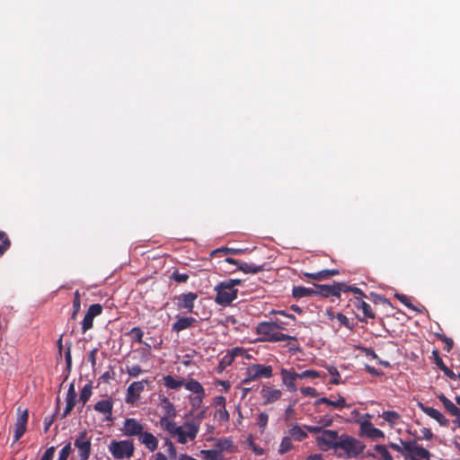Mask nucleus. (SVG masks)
<instances>
[{"mask_svg": "<svg viewBox=\"0 0 460 460\" xmlns=\"http://www.w3.org/2000/svg\"><path fill=\"white\" fill-rule=\"evenodd\" d=\"M256 333L260 336L261 341L279 342L289 340L296 341L295 336H290L279 332V322H261L257 324Z\"/></svg>", "mask_w": 460, "mask_h": 460, "instance_id": "obj_1", "label": "nucleus"}, {"mask_svg": "<svg viewBox=\"0 0 460 460\" xmlns=\"http://www.w3.org/2000/svg\"><path fill=\"white\" fill-rule=\"evenodd\" d=\"M366 446L363 442L348 434H341L335 454L339 457L356 458L363 453Z\"/></svg>", "mask_w": 460, "mask_h": 460, "instance_id": "obj_2", "label": "nucleus"}, {"mask_svg": "<svg viewBox=\"0 0 460 460\" xmlns=\"http://www.w3.org/2000/svg\"><path fill=\"white\" fill-rule=\"evenodd\" d=\"M109 451L115 459H129L134 455L135 447L132 440H112L109 445Z\"/></svg>", "mask_w": 460, "mask_h": 460, "instance_id": "obj_3", "label": "nucleus"}, {"mask_svg": "<svg viewBox=\"0 0 460 460\" xmlns=\"http://www.w3.org/2000/svg\"><path fill=\"white\" fill-rule=\"evenodd\" d=\"M244 375L242 384L246 385L261 378H270L273 376V368L271 366L252 364L246 367Z\"/></svg>", "mask_w": 460, "mask_h": 460, "instance_id": "obj_4", "label": "nucleus"}, {"mask_svg": "<svg viewBox=\"0 0 460 460\" xmlns=\"http://www.w3.org/2000/svg\"><path fill=\"white\" fill-rule=\"evenodd\" d=\"M214 290L216 291L215 302L219 305L227 306L237 298L238 289L231 288L225 280L219 282Z\"/></svg>", "mask_w": 460, "mask_h": 460, "instance_id": "obj_5", "label": "nucleus"}, {"mask_svg": "<svg viewBox=\"0 0 460 460\" xmlns=\"http://www.w3.org/2000/svg\"><path fill=\"white\" fill-rule=\"evenodd\" d=\"M75 447L78 450L80 460H88L92 453V437L89 436L88 431L84 429L76 436Z\"/></svg>", "mask_w": 460, "mask_h": 460, "instance_id": "obj_6", "label": "nucleus"}, {"mask_svg": "<svg viewBox=\"0 0 460 460\" xmlns=\"http://www.w3.org/2000/svg\"><path fill=\"white\" fill-rule=\"evenodd\" d=\"M341 435L338 431L332 429H324L321 435L316 438L317 446L323 451L333 450L337 448V445Z\"/></svg>", "mask_w": 460, "mask_h": 460, "instance_id": "obj_7", "label": "nucleus"}, {"mask_svg": "<svg viewBox=\"0 0 460 460\" xmlns=\"http://www.w3.org/2000/svg\"><path fill=\"white\" fill-rule=\"evenodd\" d=\"M179 433L175 435V438L180 444H186L189 440L192 441L196 438L199 431V423L196 421H185L181 426Z\"/></svg>", "mask_w": 460, "mask_h": 460, "instance_id": "obj_8", "label": "nucleus"}, {"mask_svg": "<svg viewBox=\"0 0 460 460\" xmlns=\"http://www.w3.org/2000/svg\"><path fill=\"white\" fill-rule=\"evenodd\" d=\"M405 460H430L431 454L423 447L418 445L415 440H410V444L405 446Z\"/></svg>", "mask_w": 460, "mask_h": 460, "instance_id": "obj_9", "label": "nucleus"}, {"mask_svg": "<svg viewBox=\"0 0 460 460\" xmlns=\"http://www.w3.org/2000/svg\"><path fill=\"white\" fill-rule=\"evenodd\" d=\"M145 428L146 424L142 420L135 418H126L120 430L127 437L138 438L146 429Z\"/></svg>", "mask_w": 460, "mask_h": 460, "instance_id": "obj_10", "label": "nucleus"}, {"mask_svg": "<svg viewBox=\"0 0 460 460\" xmlns=\"http://www.w3.org/2000/svg\"><path fill=\"white\" fill-rule=\"evenodd\" d=\"M147 384L146 379L141 381H135L128 385L126 392L125 402L128 404H135L139 399L140 394L145 389V385Z\"/></svg>", "mask_w": 460, "mask_h": 460, "instance_id": "obj_11", "label": "nucleus"}, {"mask_svg": "<svg viewBox=\"0 0 460 460\" xmlns=\"http://www.w3.org/2000/svg\"><path fill=\"white\" fill-rule=\"evenodd\" d=\"M102 313V306L100 304H93L89 306L83 321L82 332L84 333L93 328L94 317Z\"/></svg>", "mask_w": 460, "mask_h": 460, "instance_id": "obj_12", "label": "nucleus"}, {"mask_svg": "<svg viewBox=\"0 0 460 460\" xmlns=\"http://www.w3.org/2000/svg\"><path fill=\"white\" fill-rule=\"evenodd\" d=\"M197 298L198 294L194 292L181 294L175 297V300H177V307L186 310L187 313H194V303Z\"/></svg>", "mask_w": 460, "mask_h": 460, "instance_id": "obj_13", "label": "nucleus"}, {"mask_svg": "<svg viewBox=\"0 0 460 460\" xmlns=\"http://www.w3.org/2000/svg\"><path fill=\"white\" fill-rule=\"evenodd\" d=\"M137 440L150 452H155L158 448L159 440L157 437L146 429L137 438Z\"/></svg>", "mask_w": 460, "mask_h": 460, "instance_id": "obj_14", "label": "nucleus"}, {"mask_svg": "<svg viewBox=\"0 0 460 460\" xmlns=\"http://www.w3.org/2000/svg\"><path fill=\"white\" fill-rule=\"evenodd\" d=\"M359 429L362 436L367 437L369 438L376 439L385 438V433L381 429L374 427V425L369 420L363 421L360 424Z\"/></svg>", "mask_w": 460, "mask_h": 460, "instance_id": "obj_15", "label": "nucleus"}, {"mask_svg": "<svg viewBox=\"0 0 460 460\" xmlns=\"http://www.w3.org/2000/svg\"><path fill=\"white\" fill-rule=\"evenodd\" d=\"M264 404H270L279 401L282 396V392L272 386L263 385L261 391Z\"/></svg>", "mask_w": 460, "mask_h": 460, "instance_id": "obj_16", "label": "nucleus"}, {"mask_svg": "<svg viewBox=\"0 0 460 460\" xmlns=\"http://www.w3.org/2000/svg\"><path fill=\"white\" fill-rule=\"evenodd\" d=\"M93 409L97 412L103 414L105 416L106 420L111 421L113 420V401L111 399L101 400L97 402L94 404Z\"/></svg>", "mask_w": 460, "mask_h": 460, "instance_id": "obj_17", "label": "nucleus"}, {"mask_svg": "<svg viewBox=\"0 0 460 460\" xmlns=\"http://www.w3.org/2000/svg\"><path fill=\"white\" fill-rule=\"evenodd\" d=\"M280 376L282 379V383L286 385L287 389L289 392H296L297 387L296 381L298 379V376L296 372L288 370L286 368H282L280 370Z\"/></svg>", "mask_w": 460, "mask_h": 460, "instance_id": "obj_18", "label": "nucleus"}, {"mask_svg": "<svg viewBox=\"0 0 460 460\" xmlns=\"http://www.w3.org/2000/svg\"><path fill=\"white\" fill-rule=\"evenodd\" d=\"M342 290L341 283H335L333 285H317V296L328 297L330 296L340 297Z\"/></svg>", "mask_w": 460, "mask_h": 460, "instance_id": "obj_19", "label": "nucleus"}, {"mask_svg": "<svg viewBox=\"0 0 460 460\" xmlns=\"http://www.w3.org/2000/svg\"><path fill=\"white\" fill-rule=\"evenodd\" d=\"M174 418L175 417H161L159 420L162 429L166 431L172 438H174L181 429V426H177L176 422L173 420Z\"/></svg>", "mask_w": 460, "mask_h": 460, "instance_id": "obj_20", "label": "nucleus"}, {"mask_svg": "<svg viewBox=\"0 0 460 460\" xmlns=\"http://www.w3.org/2000/svg\"><path fill=\"white\" fill-rule=\"evenodd\" d=\"M420 408L429 417L437 420L440 426L447 427L448 425V420L438 410L432 407L425 406L421 403L420 404Z\"/></svg>", "mask_w": 460, "mask_h": 460, "instance_id": "obj_21", "label": "nucleus"}, {"mask_svg": "<svg viewBox=\"0 0 460 460\" xmlns=\"http://www.w3.org/2000/svg\"><path fill=\"white\" fill-rule=\"evenodd\" d=\"M66 408L64 410V412H63L61 418L66 417L73 411L74 407L75 406L76 393H75V385L73 383L70 384V385L68 387V390L66 393Z\"/></svg>", "mask_w": 460, "mask_h": 460, "instance_id": "obj_22", "label": "nucleus"}, {"mask_svg": "<svg viewBox=\"0 0 460 460\" xmlns=\"http://www.w3.org/2000/svg\"><path fill=\"white\" fill-rule=\"evenodd\" d=\"M322 403L327 404L335 409H342V408L349 407V405L346 402L345 398L340 394L338 395L337 400L332 401L327 397H322V398H319L318 400H316L314 404V406H318Z\"/></svg>", "mask_w": 460, "mask_h": 460, "instance_id": "obj_23", "label": "nucleus"}, {"mask_svg": "<svg viewBox=\"0 0 460 460\" xmlns=\"http://www.w3.org/2000/svg\"><path fill=\"white\" fill-rule=\"evenodd\" d=\"M292 296L296 299H300L305 296H317V285L314 284V288H305L302 286H296L292 289Z\"/></svg>", "mask_w": 460, "mask_h": 460, "instance_id": "obj_24", "label": "nucleus"}, {"mask_svg": "<svg viewBox=\"0 0 460 460\" xmlns=\"http://www.w3.org/2000/svg\"><path fill=\"white\" fill-rule=\"evenodd\" d=\"M196 323V319L193 317L177 316L176 322L172 325V331L180 332L186 330Z\"/></svg>", "mask_w": 460, "mask_h": 460, "instance_id": "obj_25", "label": "nucleus"}, {"mask_svg": "<svg viewBox=\"0 0 460 460\" xmlns=\"http://www.w3.org/2000/svg\"><path fill=\"white\" fill-rule=\"evenodd\" d=\"M353 304L355 308L362 311L364 317L369 319H374L376 317V314L373 312L370 305L363 301L361 297H356L353 301Z\"/></svg>", "mask_w": 460, "mask_h": 460, "instance_id": "obj_26", "label": "nucleus"}, {"mask_svg": "<svg viewBox=\"0 0 460 460\" xmlns=\"http://www.w3.org/2000/svg\"><path fill=\"white\" fill-rule=\"evenodd\" d=\"M160 406L164 412L163 417H176L177 411L175 407L167 397L163 396L160 398Z\"/></svg>", "mask_w": 460, "mask_h": 460, "instance_id": "obj_27", "label": "nucleus"}, {"mask_svg": "<svg viewBox=\"0 0 460 460\" xmlns=\"http://www.w3.org/2000/svg\"><path fill=\"white\" fill-rule=\"evenodd\" d=\"M288 436L296 440V441H303L305 439L308 435L305 430H304L299 425L296 424L294 425L289 430H288Z\"/></svg>", "mask_w": 460, "mask_h": 460, "instance_id": "obj_28", "label": "nucleus"}, {"mask_svg": "<svg viewBox=\"0 0 460 460\" xmlns=\"http://www.w3.org/2000/svg\"><path fill=\"white\" fill-rule=\"evenodd\" d=\"M439 401L444 405L446 411L451 415H459L460 408L455 405L448 398H447L444 394H440L438 397Z\"/></svg>", "mask_w": 460, "mask_h": 460, "instance_id": "obj_29", "label": "nucleus"}, {"mask_svg": "<svg viewBox=\"0 0 460 460\" xmlns=\"http://www.w3.org/2000/svg\"><path fill=\"white\" fill-rule=\"evenodd\" d=\"M237 270H241L244 273L256 274L258 272L262 271L264 270V267H263V265H256L253 263L240 261V264H239V267Z\"/></svg>", "mask_w": 460, "mask_h": 460, "instance_id": "obj_30", "label": "nucleus"}, {"mask_svg": "<svg viewBox=\"0 0 460 460\" xmlns=\"http://www.w3.org/2000/svg\"><path fill=\"white\" fill-rule=\"evenodd\" d=\"M164 385L169 389H179L184 385V379H175L172 376L167 375L163 377Z\"/></svg>", "mask_w": 460, "mask_h": 460, "instance_id": "obj_31", "label": "nucleus"}, {"mask_svg": "<svg viewBox=\"0 0 460 460\" xmlns=\"http://www.w3.org/2000/svg\"><path fill=\"white\" fill-rule=\"evenodd\" d=\"M93 394V384L89 381L84 385L80 392L79 402H82V407L89 401Z\"/></svg>", "mask_w": 460, "mask_h": 460, "instance_id": "obj_32", "label": "nucleus"}, {"mask_svg": "<svg viewBox=\"0 0 460 460\" xmlns=\"http://www.w3.org/2000/svg\"><path fill=\"white\" fill-rule=\"evenodd\" d=\"M183 386L187 390L192 392L195 394H204L205 393V390H204L203 386L201 385V384L199 381L195 380V379H190L188 382L184 381V385Z\"/></svg>", "mask_w": 460, "mask_h": 460, "instance_id": "obj_33", "label": "nucleus"}, {"mask_svg": "<svg viewBox=\"0 0 460 460\" xmlns=\"http://www.w3.org/2000/svg\"><path fill=\"white\" fill-rule=\"evenodd\" d=\"M384 420L387 421L391 426H394L401 419V415L394 411H385L381 414Z\"/></svg>", "mask_w": 460, "mask_h": 460, "instance_id": "obj_34", "label": "nucleus"}, {"mask_svg": "<svg viewBox=\"0 0 460 460\" xmlns=\"http://www.w3.org/2000/svg\"><path fill=\"white\" fill-rule=\"evenodd\" d=\"M200 454L204 460H224L223 455L216 448L201 450Z\"/></svg>", "mask_w": 460, "mask_h": 460, "instance_id": "obj_35", "label": "nucleus"}, {"mask_svg": "<svg viewBox=\"0 0 460 460\" xmlns=\"http://www.w3.org/2000/svg\"><path fill=\"white\" fill-rule=\"evenodd\" d=\"M293 447H294V446L292 443V438L289 436H286V437H283L278 452L280 455H284V454L289 452L290 450H292Z\"/></svg>", "mask_w": 460, "mask_h": 460, "instance_id": "obj_36", "label": "nucleus"}, {"mask_svg": "<svg viewBox=\"0 0 460 460\" xmlns=\"http://www.w3.org/2000/svg\"><path fill=\"white\" fill-rule=\"evenodd\" d=\"M81 310V296L78 290H75L74 293V300H73V313L71 314V320H76L77 314Z\"/></svg>", "mask_w": 460, "mask_h": 460, "instance_id": "obj_37", "label": "nucleus"}, {"mask_svg": "<svg viewBox=\"0 0 460 460\" xmlns=\"http://www.w3.org/2000/svg\"><path fill=\"white\" fill-rule=\"evenodd\" d=\"M215 447L222 454L223 451H231L233 442L228 438H220L217 441Z\"/></svg>", "mask_w": 460, "mask_h": 460, "instance_id": "obj_38", "label": "nucleus"}, {"mask_svg": "<svg viewBox=\"0 0 460 460\" xmlns=\"http://www.w3.org/2000/svg\"><path fill=\"white\" fill-rule=\"evenodd\" d=\"M11 242L5 232L0 231V255H3L10 247Z\"/></svg>", "mask_w": 460, "mask_h": 460, "instance_id": "obj_39", "label": "nucleus"}, {"mask_svg": "<svg viewBox=\"0 0 460 460\" xmlns=\"http://www.w3.org/2000/svg\"><path fill=\"white\" fill-rule=\"evenodd\" d=\"M375 451L379 455L381 460H393V456L384 445H376Z\"/></svg>", "mask_w": 460, "mask_h": 460, "instance_id": "obj_40", "label": "nucleus"}, {"mask_svg": "<svg viewBox=\"0 0 460 460\" xmlns=\"http://www.w3.org/2000/svg\"><path fill=\"white\" fill-rule=\"evenodd\" d=\"M244 252V250L243 249H234V248H228V247H221V248H218L217 250H215L213 252H212V255H216V254H240V253H243Z\"/></svg>", "mask_w": 460, "mask_h": 460, "instance_id": "obj_41", "label": "nucleus"}, {"mask_svg": "<svg viewBox=\"0 0 460 460\" xmlns=\"http://www.w3.org/2000/svg\"><path fill=\"white\" fill-rule=\"evenodd\" d=\"M335 317L337 321L340 323L341 326H344L350 331L354 329V324L349 322V318L345 314L341 313H337Z\"/></svg>", "mask_w": 460, "mask_h": 460, "instance_id": "obj_42", "label": "nucleus"}, {"mask_svg": "<svg viewBox=\"0 0 460 460\" xmlns=\"http://www.w3.org/2000/svg\"><path fill=\"white\" fill-rule=\"evenodd\" d=\"M17 411L20 413V415L18 416V418L16 420L15 426H21V427L26 428L28 419H29L28 411L24 410V411H21L20 408H18Z\"/></svg>", "mask_w": 460, "mask_h": 460, "instance_id": "obj_43", "label": "nucleus"}, {"mask_svg": "<svg viewBox=\"0 0 460 460\" xmlns=\"http://www.w3.org/2000/svg\"><path fill=\"white\" fill-rule=\"evenodd\" d=\"M401 444L402 446L396 444V443H394V442H390L389 443V447L394 449V451H397L399 452L400 454H402V456H403V458H405L406 456V450L404 449L405 448V446L409 445L410 444V440L408 441H403L401 439Z\"/></svg>", "mask_w": 460, "mask_h": 460, "instance_id": "obj_44", "label": "nucleus"}, {"mask_svg": "<svg viewBox=\"0 0 460 460\" xmlns=\"http://www.w3.org/2000/svg\"><path fill=\"white\" fill-rule=\"evenodd\" d=\"M268 421L269 415L266 412H261L256 419V424L259 426L261 431H264L266 429Z\"/></svg>", "mask_w": 460, "mask_h": 460, "instance_id": "obj_45", "label": "nucleus"}, {"mask_svg": "<svg viewBox=\"0 0 460 460\" xmlns=\"http://www.w3.org/2000/svg\"><path fill=\"white\" fill-rule=\"evenodd\" d=\"M328 372L332 376L331 384L339 385L341 383V375L335 367H329Z\"/></svg>", "mask_w": 460, "mask_h": 460, "instance_id": "obj_46", "label": "nucleus"}, {"mask_svg": "<svg viewBox=\"0 0 460 460\" xmlns=\"http://www.w3.org/2000/svg\"><path fill=\"white\" fill-rule=\"evenodd\" d=\"M395 297L402 303L406 307L413 310V311H418V309L411 304L410 298L406 296V295H403V294H395Z\"/></svg>", "mask_w": 460, "mask_h": 460, "instance_id": "obj_47", "label": "nucleus"}, {"mask_svg": "<svg viewBox=\"0 0 460 460\" xmlns=\"http://www.w3.org/2000/svg\"><path fill=\"white\" fill-rule=\"evenodd\" d=\"M215 417L220 422H228L230 419L229 413L226 411V407L217 411Z\"/></svg>", "mask_w": 460, "mask_h": 460, "instance_id": "obj_48", "label": "nucleus"}, {"mask_svg": "<svg viewBox=\"0 0 460 460\" xmlns=\"http://www.w3.org/2000/svg\"><path fill=\"white\" fill-rule=\"evenodd\" d=\"M297 375L298 379L320 377V373L313 369L305 370L302 373H297Z\"/></svg>", "mask_w": 460, "mask_h": 460, "instance_id": "obj_49", "label": "nucleus"}, {"mask_svg": "<svg viewBox=\"0 0 460 460\" xmlns=\"http://www.w3.org/2000/svg\"><path fill=\"white\" fill-rule=\"evenodd\" d=\"M129 334L133 336V339L135 341H137L138 343H144V341H143L144 332L139 327H133L130 330Z\"/></svg>", "mask_w": 460, "mask_h": 460, "instance_id": "obj_50", "label": "nucleus"}, {"mask_svg": "<svg viewBox=\"0 0 460 460\" xmlns=\"http://www.w3.org/2000/svg\"><path fill=\"white\" fill-rule=\"evenodd\" d=\"M342 290L341 292H352L354 294L358 295L360 297H366L365 293L358 288L353 286H348L344 283H341Z\"/></svg>", "mask_w": 460, "mask_h": 460, "instance_id": "obj_51", "label": "nucleus"}, {"mask_svg": "<svg viewBox=\"0 0 460 460\" xmlns=\"http://www.w3.org/2000/svg\"><path fill=\"white\" fill-rule=\"evenodd\" d=\"M171 279L178 283H185L189 279V275L187 273H181L178 270H174Z\"/></svg>", "mask_w": 460, "mask_h": 460, "instance_id": "obj_52", "label": "nucleus"}, {"mask_svg": "<svg viewBox=\"0 0 460 460\" xmlns=\"http://www.w3.org/2000/svg\"><path fill=\"white\" fill-rule=\"evenodd\" d=\"M126 371L132 377H137L143 373L142 368L138 365L127 366Z\"/></svg>", "mask_w": 460, "mask_h": 460, "instance_id": "obj_53", "label": "nucleus"}, {"mask_svg": "<svg viewBox=\"0 0 460 460\" xmlns=\"http://www.w3.org/2000/svg\"><path fill=\"white\" fill-rule=\"evenodd\" d=\"M71 443L68 442L64 447L60 450L58 454V460H67L69 455L71 454Z\"/></svg>", "mask_w": 460, "mask_h": 460, "instance_id": "obj_54", "label": "nucleus"}, {"mask_svg": "<svg viewBox=\"0 0 460 460\" xmlns=\"http://www.w3.org/2000/svg\"><path fill=\"white\" fill-rule=\"evenodd\" d=\"M234 359L233 358V356L232 355H229L228 353H226L220 360L219 362V365H218V367L223 370L225 369L226 367L230 366L233 361Z\"/></svg>", "mask_w": 460, "mask_h": 460, "instance_id": "obj_55", "label": "nucleus"}, {"mask_svg": "<svg viewBox=\"0 0 460 460\" xmlns=\"http://www.w3.org/2000/svg\"><path fill=\"white\" fill-rule=\"evenodd\" d=\"M71 348H72V342L69 341L67 344H66V350L65 352V359H66V368L68 370L71 369V367H72V355H71Z\"/></svg>", "mask_w": 460, "mask_h": 460, "instance_id": "obj_56", "label": "nucleus"}, {"mask_svg": "<svg viewBox=\"0 0 460 460\" xmlns=\"http://www.w3.org/2000/svg\"><path fill=\"white\" fill-rule=\"evenodd\" d=\"M205 396V393L200 394H195V396L192 399H190L191 406L194 408L199 407Z\"/></svg>", "mask_w": 460, "mask_h": 460, "instance_id": "obj_57", "label": "nucleus"}, {"mask_svg": "<svg viewBox=\"0 0 460 460\" xmlns=\"http://www.w3.org/2000/svg\"><path fill=\"white\" fill-rule=\"evenodd\" d=\"M300 392L305 396L316 397L318 395L317 390L314 387H302Z\"/></svg>", "mask_w": 460, "mask_h": 460, "instance_id": "obj_58", "label": "nucleus"}, {"mask_svg": "<svg viewBox=\"0 0 460 460\" xmlns=\"http://www.w3.org/2000/svg\"><path fill=\"white\" fill-rule=\"evenodd\" d=\"M26 428L21 426H15L13 442H17L25 433Z\"/></svg>", "mask_w": 460, "mask_h": 460, "instance_id": "obj_59", "label": "nucleus"}, {"mask_svg": "<svg viewBox=\"0 0 460 460\" xmlns=\"http://www.w3.org/2000/svg\"><path fill=\"white\" fill-rule=\"evenodd\" d=\"M305 276L306 278H309L314 280H318V281L324 279L323 270H321V271H318L315 273H305Z\"/></svg>", "mask_w": 460, "mask_h": 460, "instance_id": "obj_60", "label": "nucleus"}, {"mask_svg": "<svg viewBox=\"0 0 460 460\" xmlns=\"http://www.w3.org/2000/svg\"><path fill=\"white\" fill-rule=\"evenodd\" d=\"M55 450H56L55 447H49L43 454L40 460H53Z\"/></svg>", "mask_w": 460, "mask_h": 460, "instance_id": "obj_61", "label": "nucleus"}, {"mask_svg": "<svg viewBox=\"0 0 460 460\" xmlns=\"http://www.w3.org/2000/svg\"><path fill=\"white\" fill-rule=\"evenodd\" d=\"M440 340L445 342L444 349L446 351L449 352L452 349L453 346H454L453 340L451 338L447 337V336H441Z\"/></svg>", "mask_w": 460, "mask_h": 460, "instance_id": "obj_62", "label": "nucleus"}, {"mask_svg": "<svg viewBox=\"0 0 460 460\" xmlns=\"http://www.w3.org/2000/svg\"><path fill=\"white\" fill-rule=\"evenodd\" d=\"M305 429L310 432V433H313V434H322L323 431L324 430L323 428L321 427H318V426H309V425H306L305 426Z\"/></svg>", "mask_w": 460, "mask_h": 460, "instance_id": "obj_63", "label": "nucleus"}, {"mask_svg": "<svg viewBox=\"0 0 460 460\" xmlns=\"http://www.w3.org/2000/svg\"><path fill=\"white\" fill-rule=\"evenodd\" d=\"M168 456L170 459H176L177 457V450L173 444L169 445L166 450Z\"/></svg>", "mask_w": 460, "mask_h": 460, "instance_id": "obj_64", "label": "nucleus"}]
</instances>
